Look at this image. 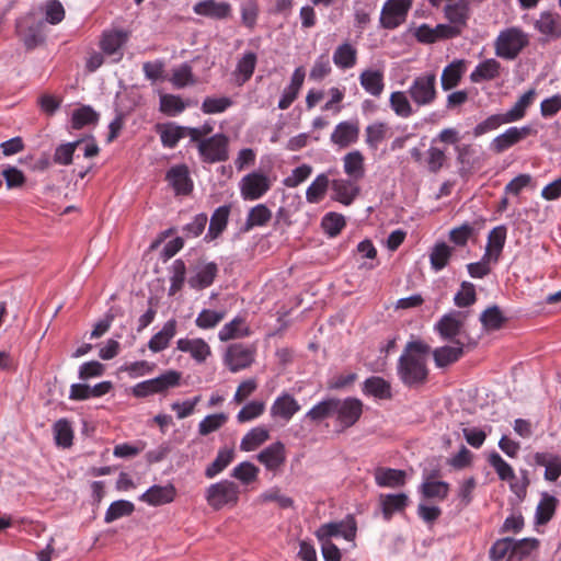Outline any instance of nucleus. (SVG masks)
Wrapping results in <instances>:
<instances>
[{"mask_svg":"<svg viewBox=\"0 0 561 561\" xmlns=\"http://www.w3.org/2000/svg\"><path fill=\"white\" fill-rule=\"evenodd\" d=\"M430 353L431 346L421 340H412L405 344L397 365L399 379L404 386L415 388L426 382Z\"/></svg>","mask_w":561,"mask_h":561,"instance_id":"obj_1","label":"nucleus"},{"mask_svg":"<svg viewBox=\"0 0 561 561\" xmlns=\"http://www.w3.org/2000/svg\"><path fill=\"white\" fill-rule=\"evenodd\" d=\"M16 34L26 49L31 50L45 42V22L32 10L16 20Z\"/></svg>","mask_w":561,"mask_h":561,"instance_id":"obj_2","label":"nucleus"},{"mask_svg":"<svg viewBox=\"0 0 561 561\" xmlns=\"http://www.w3.org/2000/svg\"><path fill=\"white\" fill-rule=\"evenodd\" d=\"M436 80L435 72L421 73L413 79L407 93L415 105L421 107L435 102L437 98Z\"/></svg>","mask_w":561,"mask_h":561,"instance_id":"obj_3","label":"nucleus"},{"mask_svg":"<svg viewBox=\"0 0 561 561\" xmlns=\"http://www.w3.org/2000/svg\"><path fill=\"white\" fill-rule=\"evenodd\" d=\"M239 493L238 484L230 480H221L207 488L205 497L210 507L220 510L226 505L237 504Z\"/></svg>","mask_w":561,"mask_h":561,"instance_id":"obj_4","label":"nucleus"},{"mask_svg":"<svg viewBox=\"0 0 561 561\" xmlns=\"http://www.w3.org/2000/svg\"><path fill=\"white\" fill-rule=\"evenodd\" d=\"M229 139L224 134H216L197 144V150L203 162H224L229 158Z\"/></svg>","mask_w":561,"mask_h":561,"instance_id":"obj_5","label":"nucleus"},{"mask_svg":"<svg viewBox=\"0 0 561 561\" xmlns=\"http://www.w3.org/2000/svg\"><path fill=\"white\" fill-rule=\"evenodd\" d=\"M181 373L176 370H168L162 375L141 381L133 388L134 396L144 398L154 393H162L170 388H174L180 385Z\"/></svg>","mask_w":561,"mask_h":561,"instance_id":"obj_6","label":"nucleus"},{"mask_svg":"<svg viewBox=\"0 0 561 561\" xmlns=\"http://www.w3.org/2000/svg\"><path fill=\"white\" fill-rule=\"evenodd\" d=\"M272 187V180L260 171L244 175L239 182L240 195L244 201H256Z\"/></svg>","mask_w":561,"mask_h":561,"instance_id":"obj_7","label":"nucleus"},{"mask_svg":"<svg viewBox=\"0 0 561 561\" xmlns=\"http://www.w3.org/2000/svg\"><path fill=\"white\" fill-rule=\"evenodd\" d=\"M412 3L413 0H387L380 12V26L394 30L403 24Z\"/></svg>","mask_w":561,"mask_h":561,"instance_id":"obj_8","label":"nucleus"},{"mask_svg":"<svg viewBox=\"0 0 561 561\" xmlns=\"http://www.w3.org/2000/svg\"><path fill=\"white\" fill-rule=\"evenodd\" d=\"M526 35L517 28H508L500 33L496 39V55L506 59L515 58L527 45Z\"/></svg>","mask_w":561,"mask_h":561,"instance_id":"obj_9","label":"nucleus"},{"mask_svg":"<svg viewBox=\"0 0 561 561\" xmlns=\"http://www.w3.org/2000/svg\"><path fill=\"white\" fill-rule=\"evenodd\" d=\"M255 358V348L250 345L234 343L228 346L224 363L231 373L249 368Z\"/></svg>","mask_w":561,"mask_h":561,"instance_id":"obj_10","label":"nucleus"},{"mask_svg":"<svg viewBox=\"0 0 561 561\" xmlns=\"http://www.w3.org/2000/svg\"><path fill=\"white\" fill-rule=\"evenodd\" d=\"M357 533L356 520L348 515L340 522H331L321 525L314 533L317 539L331 540L332 537L341 536L347 541H354Z\"/></svg>","mask_w":561,"mask_h":561,"instance_id":"obj_11","label":"nucleus"},{"mask_svg":"<svg viewBox=\"0 0 561 561\" xmlns=\"http://www.w3.org/2000/svg\"><path fill=\"white\" fill-rule=\"evenodd\" d=\"M335 413L336 422L343 427L347 428L353 426L363 413V402L357 398L336 399L335 398Z\"/></svg>","mask_w":561,"mask_h":561,"instance_id":"obj_12","label":"nucleus"},{"mask_svg":"<svg viewBox=\"0 0 561 561\" xmlns=\"http://www.w3.org/2000/svg\"><path fill=\"white\" fill-rule=\"evenodd\" d=\"M193 12L211 20H227L232 14V7L227 1L199 0L193 5Z\"/></svg>","mask_w":561,"mask_h":561,"instance_id":"obj_13","label":"nucleus"},{"mask_svg":"<svg viewBox=\"0 0 561 561\" xmlns=\"http://www.w3.org/2000/svg\"><path fill=\"white\" fill-rule=\"evenodd\" d=\"M536 95L534 89L525 92L513 107L504 114L493 115V126L516 122L524 117L527 107L533 103Z\"/></svg>","mask_w":561,"mask_h":561,"instance_id":"obj_14","label":"nucleus"},{"mask_svg":"<svg viewBox=\"0 0 561 561\" xmlns=\"http://www.w3.org/2000/svg\"><path fill=\"white\" fill-rule=\"evenodd\" d=\"M256 458L267 470L275 472L285 463V445L282 442L273 443L260 451Z\"/></svg>","mask_w":561,"mask_h":561,"instance_id":"obj_15","label":"nucleus"},{"mask_svg":"<svg viewBox=\"0 0 561 561\" xmlns=\"http://www.w3.org/2000/svg\"><path fill=\"white\" fill-rule=\"evenodd\" d=\"M176 491L173 484L158 485L154 484L139 496L141 502L151 506H160L174 501Z\"/></svg>","mask_w":561,"mask_h":561,"instance_id":"obj_16","label":"nucleus"},{"mask_svg":"<svg viewBox=\"0 0 561 561\" xmlns=\"http://www.w3.org/2000/svg\"><path fill=\"white\" fill-rule=\"evenodd\" d=\"M218 273V266L214 262L199 263L195 267V274L188 278V285L196 290L209 287Z\"/></svg>","mask_w":561,"mask_h":561,"instance_id":"obj_17","label":"nucleus"},{"mask_svg":"<svg viewBox=\"0 0 561 561\" xmlns=\"http://www.w3.org/2000/svg\"><path fill=\"white\" fill-rule=\"evenodd\" d=\"M493 469L496 471L501 480L507 481L510 483L511 490L517 496H520L526 492V483H519L516 480L512 467L507 462H505L499 454L495 453H493Z\"/></svg>","mask_w":561,"mask_h":561,"instance_id":"obj_18","label":"nucleus"},{"mask_svg":"<svg viewBox=\"0 0 561 561\" xmlns=\"http://www.w3.org/2000/svg\"><path fill=\"white\" fill-rule=\"evenodd\" d=\"M359 127L357 123L341 122L331 134V141L340 148H346L357 141Z\"/></svg>","mask_w":561,"mask_h":561,"instance_id":"obj_19","label":"nucleus"},{"mask_svg":"<svg viewBox=\"0 0 561 561\" xmlns=\"http://www.w3.org/2000/svg\"><path fill=\"white\" fill-rule=\"evenodd\" d=\"M362 88L371 96L379 98L385 90L383 71L379 69H365L359 75Z\"/></svg>","mask_w":561,"mask_h":561,"instance_id":"obj_20","label":"nucleus"},{"mask_svg":"<svg viewBox=\"0 0 561 561\" xmlns=\"http://www.w3.org/2000/svg\"><path fill=\"white\" fill-rule=\"evenodd\" d=\"M300 410V404L289 393H283L277 397L271 407L272 417H279L286 422Z\"/></svg>","mask_w":561,"mask_h":561,"instance_id":"obj_21","label":"nucleus"},{"mask_svg":"<svg viewBox=\"0 0 561 561\" xmlns=\"http://www.w3.org/2000/svg\"><path fill=\"white\" fill-rule=\"evenodd\" d=\"M467 70V65L463 59H456L447 65L440 76V84L444 91H449L458 85L462 76Z\"/></svg>","mask_w":561,"mask_h":561,"instance_id":"obj_22","label":"nucleus"},{"mask_svg":"<svg viewBox=\"0 0 561 561\" xmlns=\"http://www.w3.org/2000/svg\"><path fill=\"white\" fill-rule=\"evenodd\" d=\"M176 347L181 352L190 353L197 363L205 362L211 354L209 345L203 339H180Z\"/></svg>","mask_w":561,"mask_h":561,"instance_id":"obj_23","label":"nucleus"},{"mask_svg":"<svg viewBox=\"0 0 561 561\" xmlns=\"http://www.w3.org/2000/svg\"><path fill=\"white\" fill-rule=\"evenodd\" d=\"M167 180L176 194H188L193 188L186 165L172 167L167 173Z\"/></svg>","mask_w":561,"mask_h":561,"instance_id":"obj_24","label":"nucleus"},{"mask_svg":"<svg viewBox=\"0 0 561 561\" xmlns=\"http://www.w3.org/2000/svg\"><path fill=\"white\" fill-rule=\"evenodd\" d=\"M531 131L529 126L524 127H511L503 134L499 135L493 139V145L497 151H504L513 145L519 142L526 138Z\"/></svg>","mask_w":561,"mask_h":561,"instance_id":"obj_25","label":"nucleus"},{"mask_svg":"<svg viewBox=\"0 0 561 561\" xmlns=\"http://www.w3.org/2000/svg\"><path fill=\"white\" fill-rule=\"evenodd\" d=\"M355 181L348 179H337L332 181L334 198L344 205H350L359 193Z\"/></svg>","mask_w":561,"mask_h":561,"instance_id":"obj_26","label":"nucleus"},{"mask_svg":"<svg viewBox=\"0 0 561 561\" xmlns=\"http://www.w3.org/2000/svg\"><path fill=\"white\" fill-rule=\"evenodd\" d=\"M462 319L461 312H449L436 323L435 328L444 339H451L460 332Z\"/></svg>","mask_w":561,"mask_h":561,"instance_id":"obj_27","label":"nucleus"},{"mask_svg":"<svg viewBox=\"0 0 561 561\" xmlns=\"http://www.w3.org/2000/svg\"><path fill=\"white\" fill-rule=\"evenodd\" d=\"M343 169L348 178L355 182L365 175L364 156L360 151L354 150L343 157Z\"/></svg>","mask_w":561,"mask_h":561,"instance_id":"obj_28","label":"nucleus"},{"mask_svg":"<svg viewBox=\"0 0 561 561\" xmlns=\"http://www.w3.org/2000/svg\"><path fill=\"white\" fill-rule=\"evenodd\" d=\"M175 333L176 321L174 319L168 320L162 329L150 339L148 343L149 350L154 353L163 351L168 347Z\"/></svg>","mask_w":561,"mask_h":561,"instance_id":"obj_29","label":"nucleus"},{"mask_svg":"<svg viewBox=\"0 0 561 561\" xmlns=\"http://www.w3.org/2000/svg\"><path fill=\"white\" fill-rule=\"evenodd\" d=\"M333 62L340 69H351L357 62V49L345 42L336 47L333 53Z\"/></svg>","mask_w":561,"mask_h":561,"instance_id":"obj_30","label":"nucleus"},{"mask_svg":"<svg viewBox=\"0 0 561 561\" xmlns=\"http://www.w3.org/2000/svg\"><path fill=\"white\" fill-rule=\"evenodd\" d=\"M375 479L379 486H402L405 483V472L399 469L378 468Z\"/></svg>","mask_w":561,"mask_h":561,"instance_id":"obj_31","label":"nucleus"},{"mask_svg":"<svg viewBox=\"0 0 561 561\" xmlns=\"http://www.w3.org/2000/svg\"><path fill=\"white\" fill-rule=\"evenodd\" d=\"M463 353L462 344L457 343L453 346H442L433 351L434 362L437 367H446L457 362Z\"/></svg>","mask_w":561,"mask_h":561,"instance_id":"obj_32","label":"nucleus"},{"mask_svg":"<svg viewBox=\"0 0 561 561\" xmlns=\"http://www.w3.org/2000/svg\"><path fill=\"white\" fill-rule=\"evenodd\" d=\"M363 392L377 399H390L391 386L381 377H369L364 381Z\"/></svg>","mask_w":561,"mask_h":561,"instance_id":"obj_33","label":"nucleus"},{"mask_svg":"<svg viewBox=\"0 0 561 561\" xmlns=\"http://www.w3.org/2000/svg\"><path fill=\"white\" fill-rule=\"evenodd\" d=\"M233 458L234 450L232 448L219 449L215 460L205 469L206 478L213 479L222 472L232 462Z\"/></svg>","mask_w":561,"mask_h":561,"instance_id":"obj_34","label":"nucleus"},{"mask_svg":"<svg viewBox=\"0 0 561 561\" xmlns=\"http://www.w3.org/2000/svg\"><path fill=\"white\" fill-rule=\"evenodd\" d=\"M230 208L229 206L218 207L210 217L208 232L205 239H216L227 227Z\"/></svg>","mask_w":561,"mask_h":561,"instance_id":"obj_35","label":"nucleus"},{"mask_svg":"<svg viewBox=\"0 0 561 561\" xmlns=\"http://www.w3.org/2000/svg\"><path fill=\"white\" fill-rule=\"evenodd\" d=\"M270 438V433L265 427L257 426L250 430L241 439L240 449L243 451L255 450L259 446Z\"/></svg>","mask_w":561,"mask_h":561,"instance_id":"obj_36","label":"nucleus"},{"mask_svg":"<svg viewBox=\"0 0 561 561\" xmlns=\"http://www.w3.org/2000/svg\"><path fill=\"white\" fill-rule=\"evenodd\" d=\"M388 125L386 123L376 122L365 128V142L371 150H377L379 145L385 140L388 134Z\"/></svg>","mask_w":561,"mask_h":561,"instance_id":"obj_37","label":"nucleus"},{"mask_svg":"<svg viewBox=\"0 0 561 561\" xmlns=\"http://www.w3.org/2000/svg\"><path fill=\"white\" fill-rule=\"evenodd\" d=\"M272 218V211L264 204L252 207L247 217L244 230L249 231L254 227L265 226Z\"/></svg>","mask_w":561,"mask_h":561,"instance_id":"obj_38","label":"nucleus"},{"mask_svg":"<svg viewBox=\"0 0 561 561\" xmlns=\"http://www.w3.org/2000/svg\"><path fill=\"white\" fill-rule=\"evenodd\" d=\"M389 103L396 115L408 118L413 115L414 111L408 95L403 91H394L390 94Z\"/></svg>","mask_w":561,"mask_h":561,"instance_id":"obj_39","label":"nucleus"},{"mask_svg":"<svg viewBox=\"0 0 561 561\" xmlns=\"http://www.w3.org/2000/svg\"><path fill=\"white\" fill-rule=\"evenodd\" d=\"M382 514L390 519L392 514L402 511L408 504V496L404 493L381 495Z\"/></svg>","mask_w":561,"mask_h":561,"instance_id":"obj_40","label":"nucleus"},{"mask_svg":"<svg viewBox=\"0 0 561 561\" xmlns=\"http://www.w3.org/2000/svg\"><path fill=\"white\" fill-rule=\"evenodd\" d=\"M329 183L330 181L327 174H319L306 191L307 202L311 204L319 203L324 197Z\"/></svg>","mask_w":561,"mask_h":561,"instance_id":"obj_41","label":"nucleus"},{"mask_svg":"<svg viewBox=\"0 0 561 561\" xmlns=\"http://www.w3.org/2000/svg\"><path fill=\"white\" fill-rule=\"evenodd\" d=\"M128 34L124 31L104 33L101 47L107 55L116 54L127 41Z\"/></svg>","mask_w":561,"mask_h":561,"instance_id":"obj_42","label":"nucleus"},{"mask_svg":"<svg viewBox=\"0 0 561 561\" xmlns=\"http://www.w3.org/2000/svg\"><path fill=\"white\" fill-rule=\"evenodd\" d=\"M39 11L44 13V22L51 25L59 24L66 15L65 8L59 0H47L39 7Z\"/></svg>","mask_w":561,"mask_h":561,"instance_id":"obj_43","label":"nucleus"},{"mask_svg":"<svg viewBox=\"0 0 561 561\" xmlns=\"http://www.w3.org/2000/svg\"><path fill=\"white\" fill-rule=\"evenodd\" d=\"M135 511V505L130 501L127 500H118L111 503L108 506L104 522L110 524L118 518L129 516Z\"/></svg>","mask_w":561,"mask_h":561,"instance_id":"obj_44","label":"nucleus"},{"mask_svg":"<svg viewBox=\"0 0 561 561\" xmlns=\"http://www.w3.org/2000/svg\"><path fill=\"white\" fill-rule=\"evenodd\" d=\"M248 334V328L242 318H234L229 323H226L219 331L218 337L220 341H229L238 339Z\"/></svg>","mask_w":561,"mask_h":561,"instance_id":"obj_45","label":"nucleus"},{"mask_svg":"<svg viewBox=\"0 0 561 561\" xmlns=\"http://www.w3.org/2000/svg\"><path fill=\"white\" fill-rule=\"evenodd\" d=\"M469 8L468 2L466 0H458L454 4H448L445 8L446 18L454 25L458 26L463 25L468 19Z\"/></svg>","mask_w":561,"mask_h":561,"instance_id":"obj_46","label":"nucleus"},{"mask_svg":"<svg viewBox=\"0 0 561 561\" xmlns=\"http://www.w3.org/2000/svg\"><path fill=\"white\" fill-rule=\"evenodd\" d=\"M161 142L164 147L174 148L180 139L187 136V127L169 124L160 131Z\"/></svg>","mask_w":561,"mask_h":561,"instance_id":"obj_47","label":"nucleus"},{"mask_svg":"<svg viewBox=\"0 0 561 561\" xmlns=\"http://www.w3.org/2000/svg\"><path fill=\"white\" fill-rule=\"evenodd\" d=\"M335 398H329L312 407L306 414L311 421H322L325 417L334 415L335 411Z\"/></svg>","mask_w":561,"mask_h":561,"instance_id":"obj_48","label":"nucleus"},{"mask_svg":"<svg viewBox=\"0 0 561 561\" xmlns=\"http://www.w3.org/2000/svg\"><path fill=\"white\" fill-rule=\"evenodd\" d=\"M449 492V484L444 481H425L421 485V493L426 499L445 500Z\"/></svg>","mask_w":561,"mask_h":561,"instance_id":"obj_49","label":"nucleus"},{"mask_svg":"<svg viewBox=\"0 0 561 561\" xmlns=\"http://www.w3.org/2000/svg\"><path fill=\"white\" fill-rule=\"evenodd\" d=\"M54 435L58 446L67 448L72 445L73 431L66 419L58 420L54 424Z\"/></svg>","mask_w":561,"mask_h":561,"instance_id":"obj_50","label":"nucleus"},{"mask_svg":"<svg viewBox=\"0 0 561 561\" xmlns=\"http://www.w3.org/2000/svg\"><path fill=\"white\" fill-rule=\"evenodd\" d=\"M557 499L549 494H543L541 501L537 506L536 518L538 524L548 523L556 511L557 507Z\"/></svg>","mask_w":561,"mask_h":561,"instance_id":"obj_51","label":"nucleus"},{"mask_svg":"<svg viewBox=\"0 0 561 561\" xmlns=\"http://www.w3.org/2000/svg\"><path fill=\"white\" fill-rule=\"evenodd\" d=\"M228 421V415L225 413H216L205 416L198 424V433L206 436L216 432Z\"/></svg>","mask_w":561,"mask_h":561,"instance_id":"obj_52","label":"nucleus"},{"mask_svg":"<svg viewBox=\"0 0 561 561\" xmlns=\"http://www.w3.org/2000/svg\"><path fill=\"white\" fill-rule=\"evenodd\" d=\"M81 140L59 145L54 152L53 161L59 165H69L72 162L75 151Z\"/></svg>","mask_w":561,"mask_h":561,"instance_id":"obj_53","label":"nucleus"},{"mask_svg":"<svg viewBox=\"0 0 561 561\" xmlns=\"http://www.w3.org/2000/svg\"><path fill=\"white\" fill-rule=\"evenodd\" d=\"M259 468L250 461H243L233 468L231 477L239 480L243 484H249L256 480Z\"/></svg>","mask_w":561,"mask_h":561,"instance_id":"obj_54","label":"nucleus"},{"mask_svg":"<svg viewBox=\"0 0 561 561\" xmlns=\"http://www.w3.org/2000/svg\"><path fill=\"white\" fill-rule=\"evenodd\" d=\"M225 317H226V313L224 311H215V310H210V309H204L198 313V316L195 320V324L199 329H204V330L213 329L217 324H219L224 320Z\"/></svg>","mask_w":561,"mask_h":561,"instance_id":"obj_55","label":"nucleus"},{"mask_svg":"<svg viewBox=\"0 0 561 561\" xmlns=\"http://www.w3.org/2000/svg\"><path fill=\"white\" fill-rule=\"evenodd\" d=\"M171 272H172V275L170 277L171 285L169 288V295H174L179 290H181V288L184 285L185 274H186L185 263L180 259L175 260L172 263Z\"/></svg>","mask_w":561,"mask_h":561,"instance_id":"obj_56","label":"nucleus"},{"mask_svg":"<svg viewBox=\"0 0 561 561\" xmlns=\"http://www.w3.org/2000/svg\"><path fill=\"white\" fill-rule=\"evenodd\" d=\"M451 251L453 249L444 242L436 244L430 255L432 267L435 271L444 268L448 263Z\"/></svg>","mask_w":561,"mask_h":561,"instance_id":"obj_57","label":"nucleus"},{"mask_svg":"<svg viewBox=\"0 0 561 561\" xmlns=\"http://www.w3.org/2000/svg\"><path fill=\"white\" fill-rule=\"evenodd\" d=\"M185 110V104L180 96L164 94L160 98V111L168 116H175Z\"/></svg>","mask_w":561,"mask_h":561,"instance_id":"obj_58","label":"nucleus"},{"mask_svg":"<svg viewBox=\"0 0 561 561\" xmlns=\"http://www.w3.org/2000/svg\"><path fill=\"white\" fill-rule=\"evenodd\" d=\"M98 117V113L91 106H82L72 114V128L80 129L88 124L95 123Z\"/></svg>","mask_w":561,"mask_h":561,"instance_id":"obj_59","label":"nucleus"},{"mask_svg":"<svg viewBox=\"0 0 561 561\" xmlns=\"http://www.w3.org/2000/svg\"><path fill=\"white\" fill-rule=\"evenodd\" d=\"M265 403L263 401H251L247 403L237 414L239 423L252 421L263 414Z\"/></svg>","mask_w":561,"mask_h":561,"instance_id":"obj_60","label":"nucleus"},{"mask_svg":"<svg viewBox=\"0 0 561 561\" xmlns=\"http://www.w3.org/2000/svg\"><path fill=\"white\" fill-rule=\"evenodd\" d=\"M323 230L330 236H337L345 226V219L336 213L327 214L321 222Z\"/></svg>","mask_w":561,"mask_h":561,"instance_id":"obj_61","label":"nucleus"},{"mask_svg":"<svg viewBox=\"0 0 561 561\" xmlns=\"http://www.w3.org/2000/svg\"><path fill=\"white\" fill-rule=\"evenodd\" d=\"M256 65V55L249 51L238 61L236 71L242 77L241 84L247 82L253 75Z\"/></svg>","mask_w":561,"mask_h":561,"instance_id":"obj_62","label":"nucleus"},{"mask_svg":"<svg viewBox=\"0 0 561 561\" xmlns=\"http://www.w3.org/2000/svg\"><path fill=\"white\" fill-rule=\"evenodd\" d=\"M476 301L474 286L469 282H462L460 289L454 297V302L457 307L463 308L472 305Z\"/></svg>","mask_w":561,"mask_h":561,"instance_id":"obj_63","label":"nucleus"},{"mask_svg":"<svg viewBox=\"0 0 561 561\" xmlns=\"http://www.w3.org/2000/svg\"><path fill=\"white\" fill-rule=\"evenodd\" d=\"M232 104L231 99L227 96L221 98H206L202 104V111L205 114H217L225 112Z\"/></svg>","mask_w":561,"mask_h":561,"instance_id":"obj_64","label":"nucleus"}]
</instances>
